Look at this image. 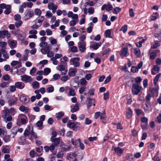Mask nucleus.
Returning a JSON list of instances; mask_svg holds the SVG:
<instances>
[{
    "instance_id": "f257e3e1",
    "label": "nucleus",
    "mask_w": 161,
    "mask_h": 161,
    "mask_svg": "<svg viewBox=\"0 0 161 161\" xmlns=\"http://www.w3.org/2000/svg\"><path fill=\"white\" fill-rule=\"evenodd\" d=\"M141 90V87L139 86L137 84H133L131 90L134 94L137 95L140 92Z\"/></svg>"
},
{
    "instance_id": "f03ea898",
    "label": "nucleus",
    "mask_w": 161,
    "mask_h": 161,
    "mask_svg": "<svg viewBox=\"0 0 161 161\" xmlns=\"http://www.w3.org/2000/svg\"><path fill=\"white\" fill-rule=\"evenodd\" d=\"M80 58L79 57L73 58L70 60V64L73 65L75 67H78L80 65L79 61Z\"/></svg>"
},
{
    "instance_id": "7ed1b4c3",
    "label": "nucleus",
    "mask_w": 161,
    "mask_h": 161,
    "mask_svg": "<svg viewBox=\"0 0 161 161\" xmlns=\"http://www.w3.org/2000/svg\"><path fill=\"white\" fill-rule=\"evenodd\" d=\"M78 44L80 51L82 53L84 52L86 50V42H79Z\"/></svg>"
},
{
    "instance_id": "20e7f679",
    "label": "nucleus",
    "mask_w": 161,
    "mask_h": 161,
    "mask_svg": "<svg viewBox=\"0 0 161 161\" xmlns=\"http://www.w3.org/2000/svg\"><path fill=\"white\" fill-rule=\"evenodd\" d=\"M158 85L156 87L150 88L149 93L153 97L155 95H156L157 96H158Z\"/></svg>"
},
{
    "instance_id": "39448f33",
    "label": "nucleus",
    "mask_w": 161,
    "mask_h": 161,
    "mask_svg": "<svg viewBox=\"0 0 161 161\" xmlns=\"http://www.w3.org/2000/svg\"><path fill=\"white\" fill-rule=\"evenodd\" d=\"M67 126L70 129H72L73 130L77 131L78 129L80 128L78 125H76L75 123L69 121L67 124Z\"/></svg>"
},
{
    "instance_id": "423d86ee",
    "label": "nucleus",
    "mask_w": 161,
    "mask_h": 161,
    "mask_svg": "<svg viewBox=\"0 0 161 161\" xmlns=\"http://www.w3.org/2000/svg\"><path fill=\"white\" fill-rule=\"evenodd\" d=\"M15 34L17 35L19 40L21 41L24 40L25 34L24 32L19 30L16 32Z\"/></svg>"
},
{
    "instance_id": "0eeeda50",
    "label": "nucleus",
    "mask_w": 161,
    "mask_h": 161,
    "mask_svg": "<svg viewBox=\"0 0 161 161\" xmlns=\"http://www.w3.org/2000/svg\"><path fill=\"white\" fill-rule=\"evenodd\" d=\"M21 80L25 83L30 82L32 80V79L31 76L27 75H24L21 76Z\"/></svg>"
},
{
    "instance_id": "6e6552de",
    "label": "nucleus",
    "mask_w": 161,
    "mask_h": 161,
    "mask_svg": "<svg viewBox=\"0 0 161 161\" xmlns=\"http://www.w3.org/2000/svg\"><path fill=\"white\" fill-rule=\"evenodd\" d=\"M18 99L15 97L14 96L10 97L8 101V103L9 106H12L14 105L15 103L17 101Z\"/></svg>"
},
{
    "instance_id": "1a4fd4ad",
    "label": "nucleus",
    "mask_w": 161,
    "mask_h": 161,
    "mask_svg": "<svg viewBox=\"0 0 161 161\" xmlns=\"http://www.w3.org/2000/svg\"><path fill=\"white\" fill-rule=\"evenodd\" d=\"M142 122L144 123V125L142 124V129H146L148 126V119L146 117H142Z\"/></svg>"
},
{
    "instance_id": "9d476101",
    "label": "nucleus",
    "mask_w": 161,
    "mask_h": 161,
    "mask_svg": "<svg viewBox=\"0 0 161 161\" xmlns=\"http://www.w3.org/2000/svg\"><path fill=\"white\" fill-rule=\"evenodd\" d=\"M11 8V6L10 4H6L4 3H2L0 4V10H2V9H6V10H10Z\"/></svg>"
},
{
    "instance_id": "9b49d317",
    "label": "nucleus",
    "mask_w": 161,
    "mask_h": 161,
    "mask_svg": "<svg viewBox=\"0 0 161 161\" xmlns=\"http://www.w3.org/2000/svg\"><path fill=\"white\" fill-rule=\"evenodd\" d=\"M113 9V7L109 3L107 4H103L101 8L102 10H112Z\"/></svg>"
},
{
    "instance_id": "f8f14e48",
    "label": "nucleus",
    "mask_w": 161,
    "mask_h": 161,
    "mask_svg": "<svg viewBox=\"0 0 161 161\" xmlns=\"http://www.w3.org/2000/svg\"><path fill=\"white\" fill-rule=\"evenodd\" d=\"M48 8L50 10H56L58 8V6L54 3L49 2L48 3Z\"/></svg>"
},
{
    "instance_id": "ddd939ff",
    "label": "nucleus",
    "mask_w": 161,
    "mask_h": 161,
    "mask_svg": "<svg viewBox=\"0 0 161 161\" xmlns=\"http://www.w3.org/2000/svg\"><path fill=\"white\" fill-rule=\"evenodd\" d=\"M10 147L9 146L3 145L2 146V152L3 153H9L10 151Z\"/></svg>"
},
{
    "instance_id": "4468645a",
    "label": "nucleus",
    "mask_w": 161,
    "mask_h": 161,
    "mask_svg": "<svg viewBox=\"0 0 161 161\" xmlns=\"http://www.w3.org/2000/svg\"><path fill=\"white\" fill-rule=\"evenodd\" d=\"M159 69L160 67L159 66L157 65H154L151 71L152 74L153 75H155L159 72Z\"/></svg>"
},
{
    "instance_id": "2eb2a0df",
    "label": "nucleus",
    "mask_w": 161,
    "mask_h": 161,
    "mask_svg": "<svg viewBox=\"0 0 161 161\" xmlns=\"http://www.w3.org/2000/svg\"><path fill=\"white\" fill-rule=\"evenodd\" d=\"M15 85L16 88L22 89L25 87V84L22 82H17L15 83Z\"/></svg>"
},
{
    "instance_id": "dca6fc26",
    "label": "nucleus",
    "mask_w": 161,
    "mask_h": 161,
    "mask_svg": "<svg viewBox=\"0 0 161 161\" xmlns=\"http://www.w3.org/2000/svg\"><path fill=\"white\" fill-rule=\"evenodd\" d=\"M141 68V62L138 64L137 67L132 66L131 67V71L133 73H135L138 71L139 69Z\"/></svg>"
},
{
    "instance_id": "f3484780",
    "label": "nucleus",
    "mask_w": 161,
    "mask_h": 161,
    "mask_svg": "<svg viewBox=\"0 0 161 161\" xmlns=\"http://www.w3.org/2000/svg\"><path fill=\"white\" fill-rule=\"evenodd\" d=\"M34 14L33 11H28L25 14V18L26 20L28 19L31 17Z\"/></svg>"
},
{
    "instance_id": "a211bd4d",
    "label": "nucleus",
    "mask_w": 161,
    "mask_h": 161,
    "mask_svg": "<svg viewBox=\"0 0 161 161\" xmlns=\"http://www.w3.org/2000/svg\"><path fill=\"white\" fill-rule=\"evenodd\" d=\"M128 48L126 47L123 48L120 51V55L122 57L126 56L128 52Z\"/></svg>"
},
{
    "instance_id": "6ab92c4d",
    "label": "nucleus",
    "mask_w": 161,
    "mask_h": 161,
    "mask_svg": "<svg viewBox=\"0 0 161 161\" xmlns=\"http://www.w3.org/2000/svg\"><path fill=\"white\" fill-rule=\"evenodd\" d=\"M95 100L92 98H89L88 100V103L87 104V108H89L92 105H95L94 103Z\"/></svg>"
},
{
    "instance_id": "aec40b11",
    "label": "nucleus",
    "mask_w": 161,
    "mask_h": 161,
    "mask_svg": "<svg viewBox=\"0 0 161 161\" xmlns=\"http://www.w3.org/2000/svg\"><path fill=\"white\" fill-rule=\"evenodd\" d=\"M19 99L22 102L24 103H28L29 100V99L27 98L26 97L24 96H21L19 98Z\"/></svg>"
},
{
    "instance_id": "412c9836",
    "label": "nucleus",
    "mask_w": 161,
    "mask_h": 161,
    "mask_svg": "<svg viewBox=\"0 0 161 161\" xmlns=\"http://www.w3.org/2000/svg\"><path fill=\"white\" fill-rule=\"evenodd\" d=\"M67 90H69V94L70 96H74L75 95V92L74 90L73 89H71L69 86H67L65 88Z\"/></svg>"
},
{
    "instance_id": "4be33fe9",
    "label": "nucleus",
    "mask_w": 161,
    "mask_h": 161,
    "mask_svg": "<svg viewBox=\"0 0 161 161\" xmlns=\"http://www.w3.org/2000/svg\"><path fill=\"white\" fill-rule=\"evenodd\" d=\"M22 117L23 118H22L20 119V122L22 125H25L27 122V118L26 116L24 114H22Z\"/></svg>"
},
{
    "instance_id": "5701e85b",
    "label": "nucleus",
    "mask_w": 161,
    "mask_h": 161,
    "mask_svg": "<svg viewBox=\"0 0 161 161\" xmlns=\"http://www.w3.org/2000/svg\"><path fill=\"white\" fill-rule=\"evenodd\" d=\"M132 113L133 112L132 110L130 108H129L126 112V117L127 119H130L132 115Z\"/></svg>"
},
{
    "instance_id": "b1692460",
    "label": "nucleus",
    "mask_w": 161,
    "mask_h": 161,
    "mask_svg": "<svg viewBox=\"0 0 161 161\" xmlns=\"http://www.w3.org/2000/svg\"><path fill=\"white\" fill-rule=\"evenodd\" d=\"M143 108L146 112H148L151 110V106L150 104L147 103H145L144 106Z\"/></svg>"
},
{
    "instance_id": "393cba45",
    "label": "nucleus",
    "mask_w": 161,
    "mask_h": 161,
    "mask_svg": "<svg viewBox=\"0 0 161 161\" xmlns=\"http://www.w3.org/2000/svg\"><path fill=\"white\" fill-rule=\"evenodd\" d=\"M6 48H5L4 49L2 48L1 49V52L2 53L3 55V57L6 59H8L9 58V56L7 52H6L5 49Z\"/></svg>"
},
{
    "instance_id": "a878e982",
    "label": "nucleus",
    "mask_w": 161,
    "mask_h": 161,
    "mask_svg": "<svg viewBox=\"0 0 161 161\" xmlns=\"http://www.w3.org/2000/svg\"><path fill=\"white\" fill-rule=\"evenodd\" d=\"M2 138H3V140L5 142H8L10 141V136L8 135H7V134L4 135L3 136Z\"/></svg>"
},
{
    "instance_id": "bb28decb",
    "label": "nucleus",
    "mask_w": 161,
    "mask_h": 161,
    "mask_svg": "<svg viewBox=\"0 0 161 161\" xmlns=\"http://www.w3.org/2000/svg\"><path fill=\"white\" fill-rule=\"evenodd\" d=\"M7 131L5 128H0V136L1 137H2L5 134H7Z\"/></svg>"
},
{
    "instance_id": "cd10ccee",
    "label": "nucleus",
    "mask_w": 161,
    "mask_h": 161,
    "mask_svg": "<svg viewBox=\"0 0 161 161\" xmlns=\"http://www.w3.org/2000/svg\"><path fill=\"white\" fill-rule=\"evenodd\" d=\"M161 73H159L156 76L153 80V83L155 86H156L157 85L158 81L160 77L161 76Z\"/></svg>"
},
{
    "instance_id": "c85d7f7f",
    "label": "nucleus",
    "mask_w": 161,
    "mask_h": 161,
    "mask_svg": "<svg viewBox=\"0 0 161 161\" xmlns=\"http://www.w3.org/2000/svg\"><path fill=\"white\" fill-rule=\"evenodd\" d=\"M18 131V127L17 126L14 127L11 130L12 134L13 135V137H14L17 134Z\"/></svg>"
},
{
    "instance_id": "c756f323",
    "label": "nucleus",
    "mask_w": 161,
    "mask_h": 161,
    "mask_svg": "<svg viewBox=\"0 0 161 161\" xmlns=\"http://www.w3.org/2000/svg\"><path fill=\"white\" fill-rule=\"evenodd\" d=\"M79 109V106L78 104H75L73 108H71L70 111L72 113H74L77 111Z\"/></svg>"
},
{
    "instance_id": "7c9ffc66",
    "label": "nucleus",
    "mask_w": 161,
    "mask_h": 161,
    "mask_svg": "<svg viewBox=\"0 0 161 161\" xmlns=\"http://www.w3.org/2000/svg\"><path fill=\"white\" fill-rule=\"evenodd\" d=\"M64 115V113L63 112H60L56 114L55 116L58 119H60Z\"/></svg>"
},
{
    "instance_id": "2f4dec72",
    "label": "nucleus",
    "mask_w": 161,
    "mask_h": 161,
    "mask_svg": "<svg viewBox=\"0 0 161 161\" xmlns=\"http://www.w3.org/2000/svg\"><path fill=\"white\" fill-rule=\"evenodd\" d=\"M134 53L137 57H140L141 55L140 49L138 48L134 49Z\"/></svg>"
},
{
    "instance_id": "473e14b6",
    "label": "nucleus",
    "mask_w": 161,
    "mask_h": 161,
    "mask_svg": "<svg viewBox=\"0 0 161 161\" xmlns=\"http://www.w3.org/2000/svg\"><path fill=\"white\" fill-rule=\"evenodd\" d=\"M2 37L4 35H6L7 37L8 38L10 37V34L8 33V31L7 30L1 31Z\"/></svg>"
},
{
    "instance_id": "72a5a7b5",
    "label": "nucleus",
    "mask_w": 161,
    "mask_h": 161,
    "mask_svg": "<svg viewBox=\"0 0 161 161\" xmlns=\"http://www.w3.org/2000/svg\"><path fill=\"white\" fill-rule=\"evenodd\" d=\"M17 42L16 41L13 40L11 41L9 44V46L11 48H13L14 47H16L17 44Z\"/></svg>"
},
{
    "instance_id": "f704fd0d",
    "label": "nucleus",
    "mask_w": 161,
    "mask_h": 161,
    "mask_svg": "<svg viewBox=\"0 0 161 161\" xmlns=\"http://www.w3.org/2000/svg\"><path fill=\"white\" fill-rule=\"evenodd\" d=\"M102 45L101 42H98L92 45V47L94 50L97 49Z\"/></svg>"
},
{
    "instance_id": "c9c22d12",
    "label": "nucleus",
    "mask_w": 161,
    "mask_h": 161,
    "mask_svg": "<svg viewBox=\"0 0 161 161\" xmlns=\"http://www.w3.org/2000/svg\"><path fill=\"white\" fill-rule=\"evenodd\" d=\"M26 141V137L25 136H22L20 137L18 140L19 142L21 144H25Z\"/></svg>"
},
{
    "instance_id": "e433bc0d",
    "label": "nucleus",
    "mask_w": 161,
    "mask_h": 161,
    "mask_svg": "<svg viewBox=\"0 0 161 161\" xmlns=\"http://www.w3.org/2000/svg\"><path fill=\"white\" fill-rule=\"evenodd\" d=\"M19 109L22 112L25 111V113L27 112L28 111V108L23 105L20 106V107H19Z\"/></svg>"
},
{
    "instance_id": "4c0bfd02",
    "label": "nucleus",
    "mask_w": 161,
    "mask_h": 161,
    "mask_svg": "<svg viewBox=\"0 0 161 161\" xmlns=\"http://www.w3.org/2000/svg\"><path fill=\"white\" fill-rule=\"evenodd\" d=\"M50 46H51L50 45H48L47 46L44 47L43 48V50L45 51V52L43 53V52H42V53L45 54H46V53H47L50 52V49L49 48H50Z\"/></svg>"
},
{
    "instance_id": "58836bf2",
    "label": "nucleus",
    "mask_w": 161,
    "mask_h": 161,
    "mask_svg": "<svg viewBox=\"0 0 161 161\" xmlns=\"http://www.w3.org/2000/svg\"><path fill=\"white\" fill-rule=\"evenodd\" d=\"M111 34V30L110 29H108L106 30L104 32V35L105 37H106L110 38Z\"/></svg>"
},
{
    "instance_id": "ea45409f",
    "label": "nucleus",
    "mask_w": 161,
    "mask_h": 161,
    "mask_svg": "<svg viewBox=\"0 0 161 161\" xmlns=\"http://www.w3.org/2000/svg\"><path fill=\"white\" fill-rule=\"evenodd\" d=\"M114 150L115 152L118 153L122 154L123 153V150L119 147H115L114 148Z\"/></svg>"
},
{
    "instance_id": "a19ab883",
    "label": "nucleus",
    "mask_w": 161,
    "mask_h": 161,
    "mask_svg": "<svg viewBox=\"0 0 161 161\" xmlns=\"http://www.w3.org/2000/svg\"><path fill=\"white\" fill-rule=\"evenodd\" d=\"M10 113V110L8 109H6L3 111V117L5 118L6 117L9 116Z\"/></svg>"
},
{
    "instance_id": "79ce46f5",
    "label": "nucleus",
    "mask_w": 161,
    "mask_h": 161,
    "mask_svg": "<svg viewBox=\"0 0 161 161\" xmlns=\"http://www.w3.org/2000/svg\"><path fill=\"white\" fill-rule=\"evenodd\" d=\"M39 83L36 81H35L32 84L33 87L34 89L38 88L39 86Z\"/></svg>"
},
{
    "instance_id": "37998d69",
    "label": "nucleus",
    "mask_w": 161,
    "mask_h": 161,
    "mask_svg": "<svg viewBox=\"0 0 161 161\" xmlns=\"http://www.w3.org/2000/svg\"><path fill=\"white\" fill-rule=\"evenodd\" d=\"M158 16V13H153L151 17V20L153 21L156 20Z\"/></svg>"
},
{
    "instance_id": "c03bdc74",
    "label": "nucleus",
    "mask_w": 161,
    "mask_h": 161,
    "mask_svg": "<svg viewBox=\"0 0 161 161\" xmlns=\"http://www.w3.org/2000/svg\"><path fill=\"white\" fill-rule=\"evenodd\" d=\"M53 78L51 79V81H53L54 80H56L59 79L60 77V75L59 74H56L53 75Z\"/></svg>"
},
{
    "instance_id": "a18cd8bd",
    "label": "nucleus",
    "mask_w": 161,
    "mask_h": 161,
    "mask_svg": "<svg viewBox=\"0 0 161 161\" xmlns=\"http://www.w3.org/2000/svg\"><path fill=\"white\" fill-rule=\"evenodd\" d=\"M51 72V69L49 68H45L44 69V75H48Z\"/></svg>"
},
{
    "instance_id": "49530a36",
    "label": "nucleus",
    "mask_w": 161,
    "mask_h": 161,
    "mask_svg": "<svg viewBox=\"0 0 161 161\" xmlns=\"http://www.w3.org/2000/svg\"><path fill=\"white\" fill-rule=\"evenodd\" d=\"M59 138H56L54 139V140L53 141V144H54L56 146H57L60 143Z\"/></svg>"
},
{
    "instance_id": "de8ad7c7",
    "label": "nucleus",
    "mask_w": 161,
    "mask_h": 161,
    "mask_svg": "<svg viewBox=\"0 0 161 161\" xmlns=\"http://www.w3.org/2000/svg\"><path fill=\"white\" fill-rule=\"evenodd\" d=\"M127 25H125L122 26L121 28L119 30V31H122L124 33L126 32L127 30Z\"/></svg>"
},
{
    "instance_id": "09e8293b",
    "label": "nucleus",
    "mask_w": 161,
    "mask_h": 161,
    "mask_svg": "<svg viewBox=\"0 0 161 161\" xmlns=\"http://www.w3.org/2000/svg\"><path fill=\"white\" fill-rule=\"evenodd\" d=\"M77 72V70L75 69V70H71L69 72L68 75L70 77H73L75 75V73Z\"/></svg>"
},
{
    "instance_id": "8fccbe9b",
    "label": "nucleus",
    "mask_w": 161,
    "mask_h": 161,
    "mask_svg": "<svg viewBox=\"0 0 161 161\" xmlns=\"http://www.w3.org/2000/svg\"><path fill=\"white\" fill-rule=\"evenodd\" d=\"M78 22V20H73L69 22V25L70 26H74Z\"/></svg>"
},
{
    "instance_id": "3c124183",
    "label": "nucleus",
    "mask_w": 161,
    "mask_h": 161,
    "mask_svg": "<svg viewBox=\"0 0 161 161\" xmlns=\"http://www.w3.org/2000/svg\"><path fill=\"white\" fill-rule=\"evenodd\" d=\"M22 22L21 20H17L15 23V25L16 27L18 28L22 24Z\"/></svg>"
},
{
    "instance_id": "603ef678",
    "label": "nucleus",
    "mask_w": 161,
    "mask_h": 161,
    "mask_svg": "<svg viewBox=\"0 0 161 161\" xmlns=\"http://www.w3.org/2000/svg\"><path fill=\"white\" fill-rule=\"evenodd\" d=\"M160 46V43L158 42H157L153 44V45L151 47V48L153 49H155L159 47Z\"/></svg>"
},
{
    "instance_id": "864d4df0",
    "label": "nucleus",
    "mask_w": 161,
    "mask_h": 161,
    "mask_svg": "<svg viewBox=\"0 0 161 161\" xmlns=\"http://www.w3.org/2000/svg\"><path fill=\"white\" fill-rule=\"evenodd\" d=\"M87 82L86 79L84 78H82L80 80V83L81 85H84L86 84Z\"/></svg>"
},
{
    "instance_id": "5fc2aeb1",
    "label": "nucleus",
    "mask_w": 161,
    "mask_h": 161,
    "mask_svg": "<svg viewBox=\"0 0 161 161\" xmlns=\"http://www.w3.org/2000/svg\"><path fill=\"white\" fill-rule=\"evenodd\" d=\"M36 154L34 150H32L30 152V156L31 158H34Z\"/></svg>"
},
{
    "instance_id": "6e6d98bb",
    "label": "nucleus",
    "mask_w": 161,
    "mask_h": 161,
    "mask_svg": "<svg viewBox=\"0 0 161 161\" xmlns=\"http://www.w3.org/2000/svg\"><path fill=\"white\" fill-rule=\"evenodd\" d=\"M9 84V82H3L0 84V86L2 88H4L6 87L7 85Z\"/></svg>"
},
{
    "instance_id": "4d7b16f0",
    "label": "nucleus",
    "mask_w": 161,
    "mask_h": 161,
    "mask_svg": "<svg viewBox=\"0 0 161 161\" xmlns=\"http://www.w3.org/2000/svg\"><path fill=\"white\" fill-rule=\"evenodd\" d=\"M157 54L155 52L152 53L150 55V59H154L156 57Z\"/></svg>"
},
{
    "instance_id": "13d9d810",
    "label": "nucleus",
    "mask_w": 161,
    "mask_h": 161,
    "mask_svg": "<svg viewBox=\"0 0 161 161\" xmlns=\"http://www.w3.org/2000/svg\"><path fill=\"white\" fill-rule=\"evenodd\" d=\"M48 45L47 42H41L39 44V46L41 47H45L47 46Z\"/></svg>"
},
{
    "instance_id": "bf43d9fd",
    "label": "nucleus",
    "mask_w": 161,
    "mask_h": 161,
    "mask_svg": "<svg viewBox=\"0 0 161 161\" xmlns=\"http://www.w3.org/2000/svg\"><path fill=\"white\" fill-rule=\"evenodd\" d=\"M143 86L145 88L147 87L148 86V80L147 79H145L143 80Z\"/></svg>"
},
{
    "instance_id": "052dcab7",
    "label": "nucleus",
    "mask_w": 161,
    "mask_h": 161,
    "mask_svg": "<svg viewBox=\"0 0 161 161\" xmlns=\"http://www.w3.org/2000/svg\"><path fill=\"white\" fill-rule=\"evenodd\" d=\"M6 122L10 121L12 119V117L11 116H8L4 118Z\"/></svg>"
},
{
    "instance_id": "680f3d73",
    "label": "nucleus",
    "mask_w": 161,
    "mask_h": 161,
    "mask_svg": "<svg viewBox=\"0 0 161 161\" xmlns=\"http://www.w3.org/2000/svg\"><path fill=\"white\" fill-rule=\"evenodd\" d=\"M70 148L71 147L70 146L66 145L62 147V149L64 151H66L69 150Z\"/></svg>"
},
{
    "instance_id": "e2e57ef3",
    "label": "nucleus",
    "mask_w": 161,
    "mask_h": 161,
    "mask_svg": "<svg viewBox=\"0 0 161 161\" xmlns=\"http://www.w3.org/2000/svg\"><path fill=\"white\" fill-rule=\"evenodd\" d=\"M47 90L49 93L53 92L54 91V88L53 86H51L47 88Z\"/></svg>"
},
{
    "instance_id": "0e129e2a",
    "label": "nucleus",
    "mask_w": 161,
    "mask_h": 161,
    "mask_svg": "<svg viewBox=\"0 0 161 161\" xmlns=\"http://www.w3.org/2000/svg\"><path fill=\"white\" fill-rule=\"evenodd\" d=\"M86 88L84 86H81L79 90V92L80 94H82L85 91Z\"/></svg>"
},
{
    "instance_id": "69168bd1",
    "label": "nucleus",
    "mask_w": 161,
    "mask_h": 161,
    "mask_svg": "<svg viewBox=\"0 0 161 161\" xmlns=\"http://www.w3.org/2000/svg\"><path fill=\"white\" fill-rule=\"evenodd\" d=\"M3 78L5 80H8L10 79V76L8 75H6L3 76Z\"/></svg>"
},
{
    "instance_id": "338daca9",
    "label": "nucleus",
    "mask_w": 161,
    "mask_h": 161,
    "mask_svg": "<svg viewBox=\"0 0 161 161\" xmlns=\"http://www.w3.org/2000/svg\"><path fill=\"white\" fill-rule=\"evenodd\" d=\"M14 19L16 21L19 20L21 19L20 16L19 14H16L14 16Z\"/></svg>"
},
{
    "instance_id": "774afa93",
    "label": "nucleus",
    "mask_w": 161,
    "mask_h": 161,
    "mask_svg": "<svg viewBox=\"0 0 161 161\" xmlns=\"http://www.w3.org/2000/svg\"><path fill=\"white\" fill-rule=\"evenodd\" d=\"M56 147L54 144H52L49 147L50 151L52 152L55 149V147Z\"/></svg>"
}]
</instances>
